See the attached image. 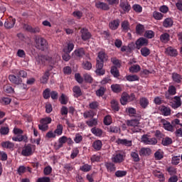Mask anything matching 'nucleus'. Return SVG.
<instances>
[{"label": "nucleus", "mask_w": 182, "mask_h": 182, "mask_svg": "<svg viewBox=\"0 0 182 182\" xmlns=\"http://www.w3.org/2000/svg\"><path fill=\"white\" fill-rule=\"evenodd\" d=\"M161 123H162L163 127L165 129V130L172 132H175L176 129H178V126H181V124H180V119H178L172 120L171 124L168 121L162 119L161 120Z\"/></svg>", "instance_id": "obj_1"}, {"label": "nucleus", "mask_w": 182, "mask_h": 182, "mask_svg": "<svg viewBox=\"0 0 182 182\" xmlns=\"http://www.w3.org/2000/svg\"><path fill=\"white\" fill-rule=\"evenodd\" d=\"M35 153V146L31 144H25L21 151V155L24 157H30Z\"/></svg>", "instance_id": "obj_2"}, {"label": "nucleus", "mask_w": 182, "mask_h": 182, "mask_svg": "<svg viewBox=\"0 0 182 182\" xmlns=\"http://www.w3.org/2000/svg\"><path fill=\"white\" fill-rule=\"evenodd\" d=\"M36 48L39 50H45L48 48V41L42 37H38L35 40Z\"/></svg>", "instance_id": "obj_3"}, {"label": "nucleus", "mask_w": 182, "mask_h": 182, "mask_svg": "<svg viewBox=\"0 0 182 182\" xmlns=\"http://www.w3.org/2000/svg\"><path fill=\"white\" fill-rule=\"evenodd\" d=\"M124 159H126V154H116L112 159L113 163L116 164H120V163H123L124 161Z\"/></svg>", "instance_id": "obj_4"}, {"label": "nucleus", "mask_w": 182, "mask_h": 182, "mask_svg": "<svg viewBox=\"0 0 182 182\" xmlns=\"http://www.w3.org/2000/svg\"><path fill=\"white\" fill-rule=\"evenodd\" d=\"M170 106L172 109H178L181 107V97L178 96H175L173 97V101L170 102Z\"/></svg>", "instance_id": "obj_5"}, {"label": "nucleus", "mask_w": 182, "mask_h": 182, "mask_svg": "<svg viewBox=\"0 0 182 182\" xmlns=\"http://www.w3.org/2000/svg\"><path fill=\"white\" fill-rule=\"evenodd\" d=\"M44 59L48 62L50 68H53V66L58 63V61L59 59H60V57L59 55H56L55 57L46 56L44 57Z\"/></svg>", "instance_id": "obj_6"}, {"label": "nucleus", "mask_w": 182, "mask_h": 182, "mask_svg": "<svg viewBox=\"0 0 182 182\" xmlns=\"http://www.w3.org/2000/svg\"><path fill=\"white\" fill-rule=\"evenodd\" d=\"M119 6L124 12H130V10L132 9V6L127 0H120Z\"/></svg>", "instance_id": "obj_7"}, {"label": "nucleus", "mask_w": 182, "mask_h": 182, "mask_svg": "<svg viewBox=\"0 0 182 182\" xmlns=\"http://www.w3.org/2000/svg\"><path fill=\"white\" fill-rule=\"evenodd\" d=\"M73 55L77 59H82V58H85V55H86V52L85 51V48H80L74 50Z\"/></svg>", "instance_id": "obj_8"}, {"label": "nucleus", "mask_w": 182, "mask_h": 182, "mask_svg": "<svg viewBox=\"0 0 182 182\" xmlns=\"http://www.w3.org/2000/svg\"><path fill=\"white\" fill-rule=\"evenodd\" d=\"M141 141L145 144H157V139L156 138H149L147 135H143L141 137Z\"/></svg>", "instance_id": "obj_9"}, {"label": "nucleus", "mask_w": 182, "mask_h": 182, "mask_svg": "<svg viewBox=\"0 0 182 182\" xmlns=\"http://www.w3.org/2000/svg\"><path fill=\"white\" fill-rule=\"evenodd\" d=\"M98 58L97 59V63H102L105 65V62L107 60V55L105 51H100L97 55Z\"/></svg>", "instance_id": "obj_10"}, {"label": "nucleus", "mask_w": 182, "mask_h": 182, "mask_svg": "<svg viewBox=\"0 0 182 182\" xmlns=\"http://www.w3.org/2000/svg\"><path fill=\"white\" fill-rule=\"evenodd\" d=\"M148 45H149V40L143 37L139 38L136 41V46L137 49H140V48H141L142 46H147Z\"/></svg>", "instance_id": "obj_11"}, {"label": "nucleus", "mask_w": 182, "mask_h": 182, "mask_svg": "<svg viewBox=\"0 0 182 182\" xmlns=\"http://www.w3.org/2000/svg\"><path fill=\"white\" fill-rule=\"evenodd\" d=\"M16 22V19L9 17L7 18L4 23V26L6 28V29H12L14 26H15V23Z\"/></svg>", "instance_id": "obj_12"}, {"label": "nucleus", "mask_w": 182, "mask_h": 182, "mask_svg": "<svg viewBox=\"0 0 182 182\" xmlns=\"http://www.w3.org/2000/svg\"><path fill=\"white\" fill-rule=\"evenodd\" d=\"M103 66H105L103 63L96 64L95 73L97 75V76H103V75L106 73V70L103 69Z\"/></svg>", "instance_id": "obj_13"}, {"label": "nucleus", "mask_w": 182, "mask_h": 182, "mask_svg": "<svg viewBox=\"0 0 182 182\" xmlns=\"http://www.w3.org/2000/svg\"><path fill=\"white\" fill-rule=\"evenodd\" d=\"M12 141H23L24 143H28V135L24 134L23 135L21 134H18L16 136H13L12 137Z\"/></svg>", "instance_id": "obj_14"}, {"label": "nucleus", "mask_w": 182, "mask_h": 182, "mask_svg": "<svg viewBox=\"0 0 182 182\" xmlns=\"http://www.w3.org/2000/svg\"><path fill=\"white\" fill-rule=\"evenodd\" d=\"M23 28L28 31V32H30V33H39V32H41L39 27L33 28L32 26L28 24H24Z\"/></svg>", "instance_id": "obj_15"}, {"label": "nucleus", "mask_w": 182, "mask_h": 182, "mask_svg": "<svg viewBox=\"0 0 182 182\" xmlns=\"http://www.w3.org/2000/svg\"><path fill=\"white\" fill-rule=\"evenodd\" d=\"M80 32L82 41H88V39H90V38H92V34H90V32H89L88 29L82 28Z\"/></svg>", "instance_id": "obj_16"}, {"label": "nucleus", "mask_w": 182, "mask_h": 182, "mask_svg": "<svg viewBox=\"0 0 182 182\" xmlns=\"http://www.w3.org/2000/svg\"><path fill=\"white\" fill-rule=\"evenodd\" d=\"M165 53L166 55H168V56H172L173 58H176V56L178 55V53L177 52V49H175L171 46H169L167 48H166Z\"/></svg>", "instance_id": "obj_17"}, {"label": "nucleus", "mask_w": 182, "mask_h": 182, "mask_svg": "<svg viewBox=\"0 0 182 182\" xmlns=\"http://www.w3.org/2000/svg\"><path fill=\"white\" fill-rule=\"evenodd\" d=\"M116 143H117V144H121L122 146H126L127 147H132V146L133 145V143L131 140H127L126 139H122L119 138L116 141Z\"/></svg>", "instance_id": "obj_18"}, {"label": "nucleus", "mask_w": 182, "mask_h": 182, "mask_svg": "<svg viewBox=\"0 0 182 182\" xmlns=\"http://www.w3.org/2000/svg\"><path fill=\"white\" fill-rule=\"evenodd\" d=\"M160 112L163 116H170L171 114V108L166 105H161Z\"/></svg>", "instance_id": "obj_19"}, {"label": "nucleus", "mask_w": 182, "mask_h": 182, "mask_svg": "<svg viewBox=\"0 0 182 182\" xmlns=\"http://www.w3.org/2000/svg\"><path fill=\"white\" fill-rule=\"evenodd\" d=\"M9 80L10 82H11V83H14V85H21V83H22V78L16 77L14 75H9Z\"/></svg>", "instance_id": "obj_20"}, {"label": "nucleus", "mask_w": 182, "mask_h": 182, "mask_svg": "<svg viewBox=\"0 0 182 182\" xmlns=\"http://www.w3.org/2000/svg\"><path fill=\"white\" fill-rule=\"evenodd\" d=\"M73 96L74 97H80L83 93L82 92V89H80V87L75 85L73 87Z\"/></svg>", "instance_id": "obj_21"}, {"label": "nucleus", "mask_w": 182, "mask_h": 182, "mask_svg": "<svg viewBox=\"0 0 182 182\" xmlns=\"http://www.w3.org/2000/svg\"><path fill=\"white\" fill-rule=\"evenodd\" d=\"M1 147L3 149H7L8 150H14L15 144L9 141L1 142Z\"/></svg>", "instance_id": "obj_22"}, {"label": "nucleus", "mask_w": 182, "mask_h": 182, "mask_svg": "<svg viewBox=\"0 0 182 182\" xmlns=\"http://www.w3.org/2000/svg\"><path fill=\"white\" fill-rule=\"evenodd\" d=\"M68 140V136H63L58 139V144L55 145V147L57 150H59V149H62L63 147V144L66 143V141Z\"/></svg>", "instance_id": "obj_23"}, {"label": "nucleus", "mask_w": 182, "mask_h": 182, "mask_svg": "<svg viewBox=\"0 0 182 182\" xmlns=\"http://www.w3.org/2000/svg\"><path fill=\"white\" fill-rule=\"evenodd\" d=\"M95 6L98 9H102V11H109V4L100 1L97 2Z\"/></svg>", "instance_id": "obj_24"}, {"label": "nucleus", "mask_w": 182, "mask_h": 182, "mask_svg": "<svg viewBox=\"0 0 182 182\" xmlns=\"http://www.w3.org/2000/svg\"><path fill=\"white\" fill-rule=\"evenodd\" d=\"M12 73L14 75H17V76H20V77H26L28 76V73L23 70H18V69H14L12 70Z\"/></svg>", "instance_id": "obj_25"}, {"label": "nucleus", "mask_w": 182, "mask_h": 182, "mask_svg": "<svg viewBox=\"0 0 182 182\" xmlns=\"http://www.w3.org/2000/svg\"><path fill=\"white\" fill-rule=\"evenodd\" d=\"M119 25H120V21L119 19L114 20L109 23V28L112 29V31H116L117 28H119Z\"/></svg>", "instance_id": "obj_26"}, {"label": "nucleus", "mask_w": 182, "mask_h": 182, "mask_svg": "<svg viewBox=\"0 0 182 182\" xmlns=\"http://www.w3.org/2000/svg\"><path fill=\"white\" fill-rule=\"evenodd\" d=\"M92 147L94 150L99 151L102 150V147H103V143L100 140H96L92 143Z\"/></svg>", "instance_id": "obj_27"}, {"label": "nucleus", "mask_w": 182, "mask_h": 182, "mask_svg": "<svg viewBox=\"0 0 182 182\" xmlns=\"http://www.w3.org/2000/svg\"><path fill=\"white\" fill-rule=\"evenodd\" d=\"M139 105L142 109H147V106L149 105V99L146 97H141L139 99Z\"/></svg>", "instance_id": "obj_28"}, {"label": "nucleus", "mask_w": 182, "mask_h": 182, "mask_svg": "<svg viewBox=\"0 0 182 182\" xmlns=\"http://www.w3.org/2000/svg\"><path fill=\"white\" fill-rule=\"evenodd\" d=\"M153 174L155 177H157V178L159 179V181L161 182L165 181L166 178L164 177V174L161 173V171L155 170L153 171Z\"/></svg>", "instance_id": "obj_29"}, {"label": "nucleus", "mask_w": 182, "mask_h": 182, "mask_svg": "<svg viewBox=\"0 0 182 182\" xmlns=\"http://www.w3.org/2000/svg\"><path fill=\"white\" fill-rule=\"evenodd\" d=\"M174 23V21H173V18H166L163 21V27L164 28H171Z\"/></svg>", "instance_id": "obj_30"}, {"label": "nucleus", "mask_w": 182, "mask_h": 182, "mask_svg": "<svg viewBox=\"0 0 182 182\" xmlns=\"http://www.w3.org/2000/svg\"><path fill=\"white\" fill-rule=\"evenodd\" d=\"M96 116V112L95 111L90 109L89 111H85L83 113V117L85 119H93Z\"/></svg>", "instance_id": "obj_31"}, {"label": "nucleus", "mask_w": 182, "mask_h": 182, "mask_svg": "<svg viewBox=\"0 0 182 182\" xmlns=\"http://www.w3.org/2000/svg\"><path fill=\"white\" fill-rule=\"evenodd\" d=\"M111 108L113 110V112H119V110H120L119 102L116 100H111Z\"/></svg>", "instance_id": "obj_32"}, {"label": "nucleus", "mask_w": 182, "mask_h": 182, "mask_svg": "<svg viewBox=\"0 0 182 182\" xmlns=\"http://www.w3.org/2000/svg\"><path fill=\"white\" fill-rule=\"evenodd\" d=\"M151 154V149L150 148H141L139 151L140 156H150Z\"/></svg>", "instance_id": "obj_33"}, {"label": "nucleus", "mask_w": 182, "mask_h": 182, "mask_svg": "<svg viewBox=\"0 0 182 182\" xmlns=\"http://www.w3.org/2000/svg\"><path fill=\"white\" fill-rule=\"evenodd\" d=\"M120 103L122 106H126L127 103H129V100L127 98V92L122 93L121 98H120Z\"/></svg>", "instance_id": "obj_34"}, {"label": "nucleus", "mask_w": 182, "mask_h": 182, "mask_svg": "<svg viewBox=\"0 0 182 182\" xmlns=\"http://www.w3.org/2000/svg\"><path fill=\"white\" fill-rule=\"evenodd\" d=\"M172 79L175 82V83H181L182 77H181V75L178 73H173Z\"/></svg>", "instance_id": "obj_35"}, {"label": "nucleus", "mask_w": 182, "mask_h": 182, "mask_svg": "<svg viewBox=\"0 0 182 182\" xmlns=\"http://www.w3.org/2000/svg\"><path fill=\"white\" fill-rule=\"evenodd\" d=\"M160 41L162 42V43H167V42L170 41V34L168 33L161 34L160 36Z\"/></svg>", "instance_id": "obj_36"}, {"label": "nucleus", "mask_w": 182, "mask_h": 182, "mask_svg": "<svg viewBox=\"0 0 182 182\" xmlns=\"http://www.w3.org/2000/svg\"><path fill=\"white\" fill-rule=\"evenodd\" d=\"M141 70V68L139 65H133L129 68L131 73H139Z\"/></svg>", "instance_id": "obj_37"}, {"label": "nucleus", "mask_w": 182, "mask_h": 182, "mask_svg": "<svg viewBox=\"0 0 182 182\" xmlns=\"http://www.w3.org/2000/svg\"><path fill=\"white\" fill-rule=\"evenodd\" d=\"M111 89L114 93H120L122 92V86L119 84H112Z\"/></svg>", "instance_id": "obj_38"}, {"label": "nucleus", "mask_w": 182, "mask_h": 182, "mask_svg": "<svg viewBox=\"0 0 182 182\" xmlns=\"http://www.w3.org/2000/svg\"><path fill=\"white\" fill-rule=\"evenodd\" d=\"M105 167L108 171H110V173H112V171H116V166H114V164L112 162H106Z\"/></svg>", "instance_id": "obj_39"}, {"label": "nucleus", "mask_w": 182, "mask_h": 182, "mask_svg": "<svg viewBox=\"0 0 182 182\" xmlns=\"http://www.w3.org/2000/svg\"><path fill=\"white\" fill-rule=\"evenodd\" d=\"M86 124L88 127H93L95 126H97V119L91 118L90 120L86 121Z\"/></svg>", "instance_id": "obj_40"}, {"label": "nucleus", "mask_w": 182, "mask_h": 182, "mask_svg": "<svg viewBox=\"0 0 182 182\" xmlns=\"http://www.w3.org/2000/svg\"><path fill=\"white\" fill-rule=\"evenodd\" d=\"M80 171H83L84 173H89V171L92 170V166L87 164H85L80 167Z\"/></svg>", "instance_id": "obj_41"}, {"label": "nucleus", "mask_w": 182, "mask_h": 182, "mask_svg": "<svg viewBox=\"0 0 182 182\" xmlns=\"http://www.w3.org/2000/svg\"><path fill=\"white\" fill-rule=\"evenodd\" d=\"M91 132L92 133V134H95V136H97L98 137H100V136L103 134V131L96 127L92 128Z\"/></svg>", "instance_id": "obj_42"}, {"label": "nucleus", "mask_w": 182, "mask_h": 182, "mask_svg": "<svg viewBox=\"0 0 182 182\" xmlns=\"http://www.w3.org/2000/svg\"><path fill=\"white\" fill-rule=\"evenodd\" d=\"M54 133L55 135L57 134V136H62L63 133V125L60 124L57 125V127L54 131Z\"/></svg>", "instance_id": "obj_43"}, {"label": "nucleus", "mask_w": 182, "mask_h": 182, "mask_svg": "<svg viewBox=\"0 0 182 182\" xmlns=\"http://www.w3.org/2000/svg\"><path fill=\"white\" fill-rule=\"evenodd\" d=\"M110 73L112 75V76H114V77H119V76H120V73L119 72V70L116 66H112L111 68Z\"/></svg>", "instance_id": "obj_44"}, {"label": "nucleus", "mask_w": 182, "mask_h": 182, "mask_svg": "<svg viewBox=\"0 0 182 182\" xmlns=\"http://www.w3.org/2000/svg\"><path fill=\"white\" fill-rule=\"evenodd\" d=\"M161 144H163V146H170V144H173V139L166 136L162 139Z\"/></svg>", "instance_id": "obj_45"}, {"label": "nucleus", "mask_w": 182, "mask_h": 182, "mask_svg": "<svg viewBox=\"0 0 182 182\" xmlns=\"http://www.w3.org/2000/svg\"><path fill=\"white\" fill-rule=\"evenodd\" d=\"M153 17L156 21H161V19H163V18L164 17V14H163L157 11H155L153 12Z\"/></svg>", "instance_id": "obj_46"}, {"label": "nucleus", "mask_w": 182, "mask_h": 182, "mask_svg": "<svg viewBox=\"0 0 182 182\" xmlns=\"http://www.w3.org/2000/svg\"><path fill=\"white\" fill-rule=\"evenodd\" d=\"M49 76H50V73H49V70L46 71L44 75H43L41 81V83H48V80H49Z\"/></svg>", "instance_id": "obj_47"}, {"label": "nucleus", "mask_w": 182, "mask_h": 182, "mask_svg": "<svg viewBox=\"0 0 182 182\" xmlns=\"http://www.w3.org/2000/svg\"><path fill=\"white\" fill-rule=\"evenodd\" d=\"M4 92H5V93L12 95V93L15 92V90L12 88V86L6 85L4 86Z\"/></svg>", "instance_id": "obj_48"}, {"label": "nucleus", "mask_w": 182, "mask_h": 182, "mask_svg": "<svg viewBox=\"0 0 182 182\" xmlns=\"http://www.w3.org/2000/svg\"><path fill=\"white\" fill-rule=\"evenodd\" d=\"M122 28L124 32H129L130 31V23L127 21H124L122 23Z\"/></svg>", "instance_id": "obj_49"}, {"label": "nucleus", "mask_w": 182, "mask_h": 182, "mask_svg": "<svg viewBox=\"0 0 182 182\" xmlns=\"http://www.w3.org/2000/svg\"><path fill=\"white\" fill-rule=\"evenodd\" d=\"M40 123L41 124H46L48 126V124H50L52 123V118L49 117L43 118L40 120Z\"/></svg>", "instance_id": "obj_50"}, {"label": "nucleus", "mask_w": 182, "mask_h": 182, "mask_svg": "<svg viewBox=\"0 0 182 182\" xmlns=\"http://www.w3.org/2000/svg\"><path fill=\"white\" fill-rule=\"evenodd\" d=\"M131 157L135 163L140 161V157L139 156V153H137V151L131 152Z\"/></svg>", "instance_id": "obj_51"}, {"label": "nucleus", "mask_w": 182, "mask_h": 182, "mask_svg": "<svg viewBox=\"0 0 182 182\" xmlns=\"http://www.w3.org/2000/svg\"><path fill=\"white\" fill-rule=\"evenodd\" d=\"M141 55L144 58H147L150 55V49L147 48V47L142 48L141 49Z\"/></svg>", "instance_id": "obj_52"}, {"label": "nucleus", "mask_w": 182, "mask_h": 182, "mask_svg": "<svg viewBox=\"0 0 182 182\" xmlns=\"http://www.w3.org/2000/svg\"><path fill=\"white\" fill-rule=\"evenodd\" d=\"M126 79L128 82H136L139 80V76H137V75H129L126 76Z\"/></svg>", "instance_id": "obj_53"}, {"label": "nucleus", "mask_w": 182, "mask_h": 182, "mask_svg": "<svg viewBox=\"0 0 182 182\" xmlns=\"http://www.w3.org/2000/svg\"><path fill=\"white\" fill-rule=\"evenodd\" d=\"M108 132H109V133H119L120 132V128L119 127L117 126H110L108 128Z\"/></svg>", "instance_id": "obj_54"}, {"label": "nucleus", "mask_w": 182, "mask_h": 182, "mask_svg": "<svg viewBox=\"0 0 182 182\" xmlns=\"http://www.w3.org/2000/svg\"><path fill=\"white\" fill-rule=\"evenodd\" d=\"M126 112L128 113L129 116L131 117L136 114L137 112L136 111L135 108L133 107H128L126 109Z\"/></svg>", "instance_id": "obj_55"}, {"label": "nucleus", "mask_w": 182, "mask_h": 182, "mask_svg": "<svg viewBox=\"0 0 182 182\" xmlns=\"http://www.w3.org/2000/svg\"><path fill=\"white\" fill-rule=\"evenodd\" d=\"M136 32L138 35H141L144 32V26L141 24H138L136 26Z\"/></svg>", "instance_id": "obj_56"}, {"label": "nucleus", "mask_w": 182, "mask_h": 182, "mask_svg": "<svg viewBox=\"0 0 182 182\" xmlns=\"http://www.w3.org/2000/svg\"><path fill=\"white\" fill-rule=\"evenodd\" d=\"M154 32L151 30H148L145 31L144 36L145 38H147L148 39H153L154 37Z\"/></svg>", "instance_id": "obj_57"}, {"label": "nucleus", "mask_w": 182, "mask_h": 182, "mask_svg": "<svg viewBox=\"0 0 182 182\" xmlns=\"http://www.w3.org/2000/svg\"><path fill=\"white\" fill-rule=\"evenodd\" d=\"M73 49H75V44H73V43H68L67 48H64V52H68V53H70V52H72Z\"/></svg>", "instance_id": "obj_58"}, {"label": "nucleus", "mask_w": 182, "mask_h": 182, "mask_svg": "<svg viewBox=\"0 0 182 182\" xmlns=\"http://www.w3.org/2000/svg\"><path fill=\"white\" fill-rule=\"evenodd\" d=\"M63 168L67 170L69 173L70 171H73V170L75 168V166L72 164H65L63 165Z\"/></svg>", "instance_id": "obj_59"}, {"label": "nucleus", "mask_w": 182, "mask_h": 182, "mask_svg": "<svg viewBox=\"0 0 182 182\" xmlns=\"http://www.w3.org/2000/svg\"><path fill=\"white\" fill-rule=\"evenodd\" d=\"M0 133L3 136H6L9 134V127H1L0 129Z\"/></svg>", "instance_id": "obj_60"}, {"label": "nucleus", "mask_w": 182, "mask_h": 182, "mask_svg": "<svg viewBox=\"0 0 182 182\" xmlns=\"http://www.w3.org/2000/svg\"><path fill=\"white\" fill-rule=\"evenodd\" d=\"M89 107L92 110H96L99 107V102L97 101L92 102L89 104Z\"/></svg>", "instance_id": "obj_61"}, {"label": "nucleus", "mask_w": 182, "mask_h": 182, "mask_svg": "<svg viewBox=\"0 0 182 182\" xmlns=\"http://www.w3.org/2000/svg\"><path fill=\"white\" fill-rule=\"evenodd\" d=\"M50 89L46 88L43 92L44 99H49L50 97Z\"/></svg>", "instance_id": "obj_62"}, {"label": "nucleus", "mask_w": 182, "mask_h": 182, "mask_svg": "<svg viewBox=\"0 0 182 182\" xmlns=\"http://www.w3.org/2000/svg\"><path fill=\"white\" fill-rule=\"evenodd\" d=\"M127 171H117L115 172L116 177L120 178V177H124L127 176Z\"/></svg>", "instance_id": "obj_63"}, {"label": "nucleus", "mask_w": 182, "mask_h": 182, "mask_svg": "<svg viewBox=\"0 0 182 182\" xmlns=\"http://www.w3.org/2000/svg\"><path fill=\"white\" fill-rule=\"evenodd\" d=\"M36 182H50V178L48 176L38 178Z\"/></svg>", "instance_id": "obj_64"}]
</instances>
